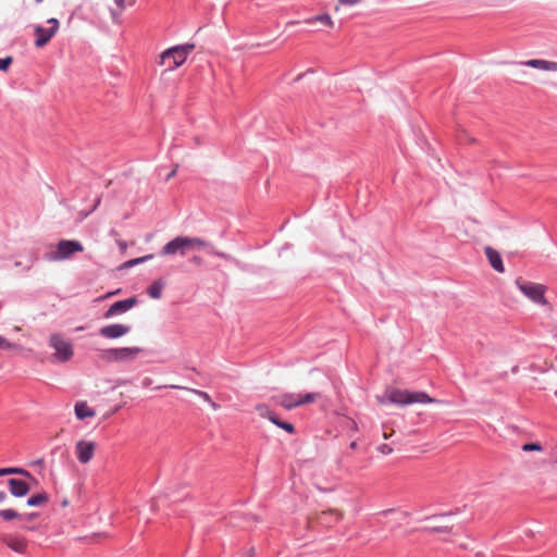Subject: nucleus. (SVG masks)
Masks as SVG:
<instances>
[{
  "mask_svg": "<svg viewBox=\"0 0 557 557\" xmlns=\"http://www.w3.org/2000/svg\"><path fill=\"white\" fill-rule=\"evenodd\" d=\"M189 262L197 265V267H200L203 264V259L199 256H193L190 259H189Z\"/></svg>",
  "mask_w": 557,
  "mask_h": 557,
  "instance_id": "nucleus-34",
  "label": "nucleus"
},
{
  "mask_svg": "<svg viewBox=\"0 0 557 557\" xmlns=\"http://www.w3.org/2000/svg\"><path fill=\"white\" fill-rule=\"evenodd\" d=\"M66 504H67V500H66V499H64V500H63V503H62V505H63V506H65Z\"/></svg>",
  "mask_w": 557,
  "mask_h": 557,
  "instance_id": "nucleus-44",
  "label": "nucleus"
},
{
  "mask_svg": "<svg viewBox=\"0 0 557 557\" xmlns=\"http://www.w3.org/2000/svg\"><path fill=\"white\" fill-rule=\"evenodd\" d=\"M383 436L385 440L389 438V434H387L386 432L383 434Z\"/></svg>",
  "mask_w": 557,
  "mask_h": 557,
  "instance_id": "nucleus-43",
  "label": "nucleus"
},
{
  "mask_svg": "<svg viewBox=\"0 0 557 557\" xmlns=\"http://www.w3.org/2000/svg\"><path fill=\"white\" fill-rule=\"evenodd\" d=\"M252 555H253V548H250V549L248 550V556H247V557H251Z\"/></svg>",
  "mask_w": 557,
  "mask_h": 557,
  "instance_id": "nucleus-42",
  "label": "nucleus"
},
{
  "mask_svg": "<svg viewBox=\"0 0 557 557\" xmlns=\"http://www.w3.org/2000/svg\"><path fill=\"white\" fill-rule=\"evenodd\" d=\"M97 444L92 441H78L75 445V454L81 463H88L95 454Z\"/></svg>",
  "mask_w": 557,
  "mask_h": 557,
  "instance_id": "nucleus-10",
  "label": "nucleus"
},
{
  "mask_svg": "<svg viewBox=\"0 0 557 557\" xmlns=\"http://www.w3.org/2000/svg\"><path fill=\"white\" fill-rule=\"evenodd\" d=\"M119 292H120V289H117L115 292L108 293L106 297H111V296L117 294Z\"/></svg>",
  "mask_w": 557,
  "mask_h": 557,
  "instance_id": "nucleus-40",
  "label": "nucleus"
},
{
  "mask_svg": "<svg viewBox=\"0 0 557 557\" xmlns=\"http://www.w3.org/2000/svg\"><path fill=\"white\" fill-rule=\"evenodd\" d=\"M15 345L8 342L7 338L0 335V348L2 349H12Z\"/></svg>",
  "mask_w": 557,
  "mask_h": 557,
  "instance_id": "nucleus-32",
  "label": "nucleus"
},
{
  "mask_svg": "<svg viewBox=\"0 0 557 557\" xmlns=\"http://www.w3.org/2000/svg\"><path fill=\"white\" fill-rule=\"evenodd\" d=\"M129 331H131L129 325L109 324V325H104L99 329V335L104 338L115 339V338H120V337L128 334Z\"/></svg>",
  "mask_w": 557,
  "mask_h": 557,
  "instance_id": "nucleus-12",
  "label": "nucleus"
},
{
  "mask_svg": "<svg viewBox=\"0 0 557 557\" xmlns=\"http://www.w3.org/2000/svg\"><path fill=\"white\" fill-rule=\"evenodd\" d=\"M49 346L54 349V354L52 355V359L59 362H65L70 360V343L65 341V338L58 334L53 333L49 338Z\"/></svg>",
  "mask_w": 557,
  "mask_h": 557,
  "instance_id": "nucleus-8",
  "label": "nucleus"
},
{
  "mask_svg": "<svg viewBox=\"0 0 557 557\" xmlns=\"http://www.w3.org/2000/svg\"><path fill=\"white\" fill-rule=\"evenodd\" d=\"M83 250V246L77 240H72V253L74 252H78V251H82Z\"/></svg>",
  "mask_w": 557,
  "mask_h": 557,
  "instance_id": "nucleus-35",
  "label": "nucleus"
},
{
  "mask_svg": "<svg viewBox=\"0 0 557 557\" xmlns=\"http://www.w3.org/2000/svg\"><path fill=\"white\" fill-rule=\"evenodd\" d=\"M258 410L262 417L268 418L273 424L285 430L289 434L295 433V428L292 423L282 421L273 411L269 410L267 407L259 406Z\"/></svg>",
  "mask_w": 557,
  "mask_h": 557,
  "instance_id": "nucleus-13",
  "label": "nucleus"
},
{
  "mask_svg": "<svg viewBox=\"0 0 557 557\" xmlns=\"http://www.w3.org/2000/svg\"><path fill=\"white\" fill-rule=\"evenodd\" d=\"M209 243L199 237L176 236L166 243L160 250L161 256L185 257L189 250L208 247Z\"/></svg>",
  "mask_w": 557,
  "mask_h": 557,
  "instance_id": "nucleus-1",
  "label": "nucleus"
},
{
  "mask_svg": "<svg viewBox=\"0 0 557 557\" xmlns=\"http://www.w3.org/2000/svg\"><path fill=\"white\" fill-rule=\"evenodd\" d=\"M20 517H22V515L18 513L14 509H2V510H0V518L5 520V521H10V520H13V519H20Z\"/></svg>",
  "mask_w": 557,
  "mask_h": 557,
  "instance_id": "nucleus-25",
  "label": "nucleus"
},
{
  "mask_svg": "<svg viewBox=\"0 0 557 557\" xmlns=\"http://www.w3.org/2000/svg\"><path fill=\"white\" fill-rule=\"evenodd\" d=\"M91 198V203L88 207L79 208L77 205L73 207V209L77 210L78 220L83 221L87 218L91 212L96 210V208L100 203V197L98 195H92L89 187L77 188L75 191V198H81L82 201H85L87 198Z\"/></svg>",
  "mask_w": 557,
  "mask_h": 557,
  "instance_id": "nucleus-7",
  "label": "nucleus"
},
{
  "mask_svg": "<svg viewBox=\"0 0 557 557\" xmlns=\"http://www.w3.org/2000/svg\"><path fill=\"white\" fill-rule=\"evenodd\" d=\"M338 2L343 5H354L359 2V0H338Z\"/></svg>",
  "mask_w": 557,
  "mask_h": 557,
  "instance_id": "nucleus-37",
  "label": "nucleus"
},
{
  "mask_svg": "<svg viewBox=\"0 0 557 557\" xmlns=\"http://www.w3.org/2000/svg\"><path fill=\"white\" fill-rule=\"evenodd\" d=\"M115 4L119 7L120 9V12L116 13L114 10H111V14H112V18L113 21H117L119 18V15L120 13L124 10L125 8V0H114Z\"/></svg>",
  "mask_w": 557,
  "mask_h": 557,
  "instance_id": "nucleus-28",
  "label": "nucleus"
},
{
  "mask_svg": "<svg viewBox=\"0 0 557 557\" xmlns=\"http://www.w3.org/2000/svg\"><path fill=\"white\" fill-rule=\"evenodd\" d=\"M516 285L519 290L530 300L537 305H546L545 290L546 287L542 284L523 281L522 278L516 280Z\"/></svg>",
  "mask_w": 557,
  "mask_h": 557,
  "instance_id": "nucleus-6",
  "label": "nucleus"
},
{
  "mask_svg": "<svg viewBox=\"0 0 557 557\" xmlns=\"http://www.w3.org/2000/svg\"><path fill=\"white\" fill-rule=\"evenodd\" d=\"M48 24L50 25L48 28H45L42 26H36L35 27V46L38 48L44 47L48 44V41L54 36L59 28V21L57 18H50L48 20Z\"/></svg>",
  "mask_w": 557,
  "mask_h": 557,
  "instance_id": "nucleus-9",
  "label": "nucleus"
},
{
  "mask_svg": "<svg viewBox=\"0 0 557 557\" xmlns=\"http://www.w3.org/2000/svg\"><path fill=\"white\" fill-rule=\"evenodd\" d=\"M485 255L488 259V262L491 264V267L499 272V273H503L505 271V268H504V264H503V259L499 255L498 251H496L495 249H493L492 247L487 246L485 247Z\"/></svg>",
  "mask_w": 557,
  "mask_h": 557,
  "instance_id": "nucleus-19",
  "label": "nucleus"
},
{
  "mask_svg": "<svg viewBox=\"0 0 557 557\" xmlns=\"http://www.w3.org/2000/svg\"><path fill=\"white\" fill-rule=\"evenodd\" d=\"M45 258L49 261L64 260L70 258V239L61 240L58 245V249L47 252Z\"/></svg>",
  "mask_w": 557,
  "mask_h": 557,
  "instance_id": "nucleus-15",
  "label": "nucleus"
},
{
  "mask_svg": "<svg viewBox=\"0 0 557 557\" xmlns=\"http://www.w3.org/2000/svg\"><path fill=\"white\" fill-rule=\"evenodd\" d=\"M521 64H523L525 66L533 67V69H537V70L557 72V62H554V61L531 59V60L522 62Z\"/></svg>",
  "mask_w": 557,
  "mask_h": 557,
  "instance_id": "nucleus-18",
  "label": "nucleus"
},
{
  "mask_svg": "<svg viewBox=\"0 0 557 557\" xmlns=\"http://www.w3.org/2000/svg\"><path fill=\"white\" fill-rule=\"evenodd\" d=\"M387 397L391 403L403 406L414 403L430 404L435 401L424 392H409L406 389H391L387 393Z\"/></svg>",
  "mask_w": 557,
  "mask_h": 557,
  "instance_id": "nucleus-4",
  "label": "nucleus"
},
{
  "mask_svg": "<svg viewBox=\"0 0 557 557\" xmlns=\"http://www.w3.org/2000/svg\"><path fill=\"white\" fill-rule=\"evenodd\" d=\"M8 484L11 494L15 497H23L29 492V485L23 480L10 479Z\"/></svg>",
  "mask_w": 557,
  "mask_h": 557,
  "instance_id": "nucleus-16",
  "label": "nucleus"
},
{
  "mask_svg": "<svg viewBox=\"0 0 557 557\" xmlns=\"http://www.w3.org/2000/svg\"><path fill=\"white\" fill-rule=\"evenodd\" d=\"M139 352L138 347L110 348L100 350L99 359L106 362H120L134 359Z\"/></svg>",
  "mask_w": 557,
  "mask_h": 557,
  "instance_id": "nucleus-5",
  "label": "nucleus"
},
{
  "mask_svg": "<svg viewBox=\"0 0 557 557\" xmlns=\"http://www.w3.org/2000/svg\"><path fill=\"white\" fill-rule=\"evenodd\" d=\"M425 531L434 532V533H450L451 528L449 527H433V528H425Z\"/></svg>",
  "mask_w": 557,
  "mask_h": 557,
  "instance_id": "nucleus-29",
  "label": "nucleus"
},
{
  "mask_svg": "<svg viewBox=\"0 0 557 557\" xmlns=\"http://www.w3.org/2000/svg\"><path fill=\"white\" fill-rule=\"evenodd\" d=\"M152 258V255H147V256H144V257H140V258H136V259H133V260H129L127 262L128 265H136V264H139V263H143L149 259Z\"/></svg>",
  "mask_w": 557,
  "mask_h": 557,
  "instance_id": "nucleus-30",
  "label": "nucleus"
},
{
  "mask_svg": "<svg viewBox=\"0 0 557 557\" xmlns=\"http://www.w3.org/2000/svg\"><path fill=\"white\" fill-rule=\"evenodd\" d=\"M522 449H523L524 451H532V450H541V449H542V447H541V445H540V444H537V443H528V444H524V445L522 446Z\"/></svg>",
  "mask_w": 557,
  "mask_h": 557,
  "instance_id": "nucleus-31",
  "label": "nucleus"
},
{
  "mask_svg": "<svg viewBox=\"0 0 557 557\" xmlns=\"http://www.w3.org/2000/svg\"><path fill=\"white\" fill-rule=\"evenodd\" d=\"M174 174H175V170H173V171L168 175L166 180H170L171 177H173V176H174Z\"/></svg>",
  "mask_w": 557,
  "mask_h": 557,
  "instance_id": "nucleus-41",
  "label": "nucleus"
},
{
  "mask_svg": "<svg viewBox=\"0 0 557 557\" xmlns=\"http://www.w3.org/2000/svg\"><path fill=\"white\" fill-rule=\"evenodd\" d=\"M313 21H319L327 26H332L333 25V21L331 18V16L329 14H321V15H318L315 16L314 18H311V20H307V23H311Z\"/></svg>",
  "mask_w": 557,
  "mask_h": 557,
  "instance_id": "nucleus-26",
  "label": "nucleus"
},
{
  "mask_svg": "<svg viewBox=\"0 0 557 557\" xmlns=\"http://www.w3.org/2000/svg\"><path fill=\"white\" fill-rule=\"evenodd\" d=\"M3 543L11 548L12 550L23 554L27 548V542L24 537L21 536H5L3 537Z\"/></svg>",
  "mask_w": 557,
  "mask_h": 557,
  "instance_id": "nucleus-17",
  "label": "nucleus"
},
{
  "mask_svg": "<svg viewBox=\"0 0 557 557\" xmlns=\"http://www.w3.org/2000/svg\"><path fill=\"white\" fill-rule=\"evenodd\" d=\"M9 474H20V475H23L26 478H33L30 472H28L27 470H25L23 468H15V467L0 468V476H4V475H9Z\"/></svg>",
  "mask_w": 557,
  "mask_h": 557,
  "instance_id": "nucleus-23",
  "label": "nucleus"
},
{
  "mask_svg": "<svg viewBox=\"0 0 557 557\" xmlns=\"http://www.w3.org/2000/svg\"><path fill=\"white\" fill-rule=\"evenodd\" d=\"M195 49L194 44H185L166 49L161 54V63L169 70H175L187 59L188 54Z\"/></svg>",
  "mask_w": 557,
  "mask_h": 557,
  "instance_id": "nucleus-2",
  "label": "nucleus"
},
{
  "mask_svg": "<svg viewBox=\"0 0 557 557\" xmlns=\"http://www.w3.org/2000/svg\"><path fill=\"white\" fill-rule=\"evenodd\" d=\"M137 305V298L131 297L124 300H119L112 304L109 309L103 313V318L110 319L112 317L123 314Z\"/></svg>",
  "mask_w": 557,
  "mask_h": 557,
  "instance_id": "nucleus-11",
  "label": "nucleus"
},
{
  "mask_svg": "<svg viewBox=\"0 0 557 557\" xmlns=\"http://www.w3.org/2000/svg\"><path fill=\"white\" fill-rule=\"evenodd\" d=\"M349 447H350L351 449H357V447H358L357 442H356V441L351 442V443H350V445H349Z\"/></svg>",
  "mask_w": 557,
  "mask_h": 557,
  "instance_id": "nucleus-39",
  "label": "nucleus"
},
{
  "mask_svg": "<svg viewBox=\"0 0 557 557\" xmlns=\"http://www.w3.org/2000/svg\"><path fill=\"white\" fill-rule=\"evenodd\" d=\"M13 62L12 57L0 58V71L7 72Z\"/></svg>",
  "mask_w": 557,
  "mask_h": 557,
  "instance_id": "nucleus-27",
  "label": "nucleus"
},
{
  "mask_svg": "<svg viewBox=\"0 0 557 557\" xmlns=\"http://www.w3.org/2000/svg\"><path fill=\"white\" fill-rule=\"evenodd\" d=\"M42 0H36L37 3L41 2Z\"/></svg>",
  "mask_w": 557,
  "mask_h": 557,
  "instance_id": "nucleus-45",
  "label": "nucleus"
},
{
  "mask_svg": "<svg viewBox=\"0 0 557 557\" xmlns=\"http://www.w3.org/2000/svg\"><path fill=\"white\" fill-rule=\"evenodd\" d=\"M342 512L335 509H329L322 511L318 517L317 521L320 525L325 528H332L335 523H337L342 519Z\"/></svg>",
  "mask_w": 557,
  "mask_h": 557,
  "instance_id": "nucleus-14",
  "label": "nucleus"
},
{
  "mask_svg": "<svg viewBox=\"0 0 557 557\" xmlns=\"http://www.w3.org/2000/svg\"><path fill=\"white\" fill-rule=\"evenodd\" d=\"M48 499L49 498H48L47 493H39V494L30 496L27 499V505L30 506V507L42 506L46 503H48Z\"/></svg>",
  "mask_w": 557,
  "mask_h": 557,
  "instance_id": "nucleus-24",
  "label": "nucleus"
},
{
  "mask_svg": "<svg viewBox=\"0 0 557 557\" xmlns=\"http://www.w3.org/2000/svg\"><path fill=\"white\" fill-rule=\"evenodd\" d=\"M171 388H182V386L171 385ZM183 389H186V391H188V392H190V393L201 397L205 401L210 404L213 409H218L219 408V406L212 400L211 396L208 393H206L203 391H200V389L188 388V387H183Z\"/></svg>",
  "mask_w": 557,
  "mask_h": 557,
  "instance_id": "nucleus-21",
  "label": "nucleus"
},
{
  "mask_svg": "<svg viewBox=\"0 0 557 557\" xmlns=\"http://www.w3.org/2000/svg\"><path fill=\"white\" fill-rule=\"evenodd\" d=\"M7 498V493L4 491H0V503L4 502Z\"/></svg>",
  "mask_w": 557,
  "mask_h": 557,
  "instance_id": "nucleus-38",
  "label": "nucleus"
},
{
  "mask_svg": "<svg viewBox=\"0 0 557 557\" xmlns=\"http://www.w3.org/2000/svg\"><path fill=\"white\" fill-rule=\"evenodd\" d=\"M321 397L320 393H286L278 396L273 397V400L276 405L292 410L296 407L311 404L318 400Z\"/></svg>",
  "mask_w": 557,
  "mask_h": 557,
  "instance_id": "nucleus-3",
  "label": "nucleus"
},
{
  "mask_svg": "<svg viewBox=\"0 0 557 557\" xmlns=\"http://www.w3.org/2000/svg\"><path fill=\"white\" fill-rule=\"evenodd\" d=\"M38 517V513L36 512H30V513H25V515H22V517H20V519L22 520H26V521H32L34 520L35 518Z\"/></svg>",
  "mask_w": 557,
  "mask_h": 557,
  "instance_id": "nucleus-36",
  "label": "nucleus"
},
{
  "mask_svg": "<svg viewBox=\"0 0 557 557\" xmlns=\"http://www.w3.org/2000/svg\"><path fill=\"white\" fill-rule=\"evenodd\" d=\"M74 412L79 420L94 418L96 416V411L89 407L86 401H77L74 407Z\"/></svg>",
  "mask_w": 557,
  "mask_h": 557,
  "instance_id": "nucleus-20",
  "label": "nucleus"
},
{
  "mask_svg": "<svg viewBox=\"0 0 557 557\" xmlns=\"http://www.w3.org/2000/svg\"><path fill=\"white\" fill-rule=\"evenodd\" d=\"M377 450L383 455H389L393 451V448L387 444H382L377 447Z\"/></svg>",
  "mask_w": 557,
  "mask_h": 557,
  "instance_id": "nucleus-33",
  "label": "nucleus"
},
{
  "mask_svg": "<svg viewBox=\"0 0 557 557\" xmlns=\"http://www.w3.org/2000/svg\"><path fill=\"white\" fill-rule=\"evenodd\" d=\"M163 287V282L161 280H157L152 282L151 285L148 287L147 294L153 299H159L162 296Z\"/></svg>",
  "mask_w": 557,
  "mask_h": 557,
  "instance_id": "nucleus-22",
  "label": "nucleus"
}]
</instances>
